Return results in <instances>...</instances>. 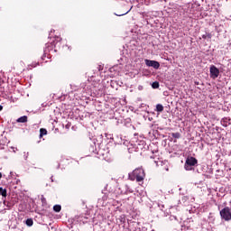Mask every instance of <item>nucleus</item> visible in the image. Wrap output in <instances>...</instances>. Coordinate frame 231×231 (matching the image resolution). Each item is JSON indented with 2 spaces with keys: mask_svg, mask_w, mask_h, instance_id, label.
<instances>
[{
  "mask_svg": "<svg viewBox=\"0 0 231 231\" xmlns=\"http://www.w3.org/2000/svg\"><path fill=\"white\" fill-rule=\"evenodd\" d=\"M171 136H172V138H181V134H180V133H172L171 134Z\"/></svg>",
  "mask_w": 231,
  "mask_h": 231,
  "instance_id": "obj_15",
  "label": "nucleus"
},
{
  "mask_svg": "<svg viewBox=\"0 0 231 231\" xmlns=\"http://www.w3.org/2000/svg\"><path fill=\"white\" fill-rule=\"evenodd\" d=\"M0 196H2L3 198H6L7 196L6 189L0 188Z\"/></svg>",
  "mask_w": 231,
  "mask_h": 231,
  "instance_id": "obj_9",
  "label": "nucleus"
},
{
  "mask_svg": "<svg viewBox=\"0 0 231 231\" xmlns=\"http://www.w3.org/2000/svg\"><path fill=\"white\" fill-rule=\"evenodd\" d=\"M202 39H212V34L210 32H206L202 35Z\"/></svg>",
  "mask_w": 231,
  "mask_h": 231,
  "instance_id": "obj_14",
  "label": "nucleus"
},
{
  "mask_svg": "<svg viewBox=\"0 0 231 231\" xmlns=\"http://www.w3.org/2000/svg\"><path fill=\"white\" fill-rule=\"evenodd\" d=\"M3 178V173L0 172V180Z\"/></svg>",
  "mask_w": 231,
  "mask_h": 231,
  "instance_id": "obj_18",
  "label": "nucleus"
},
{
  "mask_svg": "<svg viewBox=\"0 0 231 231\" xmlns=\"http://www.w3.org/2000/svg\"><path fill=\"white\" fill-rule=\"evenodd\" d=\"M195 165H198V159L194 157H188L184 164V168L187 171H192V167H194Z\"/></svg>",
  "mask_w": 231,
  "mask_h": 231,
  "instance_id": "obj_3",
  "label": "nucleus"
},
{
  "mask_svg": "<svg viewBox=\"0 0 231 231\" xmlns=\"http://www.w3.org/2000/svg\"><path fill=\"white\" fill-rule=\"evenodd\" d=\"M152 88L153 89H158V88H160V82L154 81V82L152 84Z\"/></svg>",
  "mask_w": 231,
  "mask_h": 231,
  "instance_id": "obj_13",
  "label": "nucleus"
},
{
  "mask_svg": "<svg viewBox=\"0 0 231 231\" xmlns=\"http://www.w3.org/2000/svg\"><path fill=\"white\" fill-rule=\"evenodd\" d=\"M48 134V130L46 128H41L40 129V138H42V136H46Z\"/></svg>",
  "mask_w": 231,
  "mask_h": 231,
  "instance_id": "obj_8",
  "label": "nucleus"
},
{
  "mask_svg": "<svg viewBox=\"0 0 231 231\" xmlns=\"http://www.w3.org/2000/svg\"><path fill=\"white\" fill-rule=\"evenodd\" d=\"M156 111H157L158 113H162V111H163V105H162V104H157V105H156Z\"/></svg>",
  "mask_w": 231,
  "mask_h": 231,
  "instance_id": "obj_10",
  "label": "nucleus"
},
{
  "mask_svg": "<svg viewBox=\"0 0 231 231\" xmlns=\"http://www.w3.org/2000/svg\"><path fill=\"white\" fill-rule=\"evenodd\" d=\"M125 14H129V11H128V12H126V13H125V14H123L122 15H125Z\"/></svg>",
  "mask_w": 231,
  "mask_h": 231,
  "instance_id": "obj_19",
  "label": "nucleus"
},
{
  "mask_svg": "<svg viewBox=\"0 0 231 231\" xmlns=\"http://www.w3.org/2000/svg\"><path fill=\"white\" fill-rule=\"evenodd\" d=\"M16 122L18 124H26V122H28V116H23L21 117H19Z\"/></svg>",
  "mask_w": 231,
  "mask_h": 231,
  "instance_id": "obj_7",
  "label": "nucleus"
},
{
  "mask_svg": "<svg viewBox=\"0 0 231 231\" xmlns=\"http://www.w3.org/2000/svg\"><path fill=\"white\" fill-rule=\"evenodd\" d=\"M4 205H5V207H6L7 210H12V208H14V205H15V203L14 201L4 200Z\"/></svg>",
  "mask_w": 231,
  "mask_h": 231,
  "instance_id": "obj_6",
  "label": "nucleus"
},
{
  "mask_svg": "<svg viewBox=\"0 0 231 231\" xmlns=\"http://www.w3.org/2000/svg\"><path fill=\"white\" fill-rule=\"evenodd\" d=\"M53 210L54 212H60V210H62V207L60 205H55L53 207Z\"/></svg>",
  "mask_w": 231,
  "mask_h": 231,
  "instance_id": "obj_11",
  "label": "nucleus"
},
{
  "mask_svg": "<svg viewBox=\"0 0 231 231\" xmlns=\"http://www.w3.org/2000/svg\"><path fill=\"white\" fill-rule=\"evenodd\" d=\"M128 178L130 181L136 180L137 183H143V180H145V171L142 168H137L129 174Z\"/></svg>",
  "mask_w": 231,
  "mask_h": 231,
  "instance_id": "obj_1",
  "label": "nucleus"
},
{
  "mask_svg": "<svg viewBox=\"0 0 231 231\" xmlns=\"http://www.w3.org/2000/svg\"><path fill=\"white\" fill-rule=\"evenodd\" d=\"M25 224L27 225V226H33V219L28 218V219L25 221Z\"/></svg>",
  "mask_w": 231,
  "mask_h": 231,
  "instance_id": "obj_12",
  "label": "nucleus"
},
{
  "mask_svg": "<svg viewBox=\"0 0 231 231\" xmlns=\"http://www.w3.org/2000/svg\"><path fill=\"white\" fill-rule=\"evenodd\" d=\"M60 41H62V38H60V36H55L56 42H60Z\"/></svg>",
  "mask_w": 231,
  "mask_h": 231,
  "instance_id": "obj_16",
  "label": "nucleus"
},
{
  "mask_svg": "<svg viewBox=\"0 0 231 231\" xmlns=\"http://www.w3.org/2000/svg\"><path fill=\"white\" fill-rule=\"evenodd\" d=\"M220 217L224 221H231V208L229 207H225L220 210Z\"/></svg>",
  "mask_w": 231,
  "mask_h": 231,
  "instance_id": "obj_2",
  "label": "nucleus"
},
{
  "mask_svg": "<svg viewBox=\"0 0 231 231\" xmlns=\"http://www.w3.org/2000/svg\"><path fill=\"white\" fill-rule=\"evenodd\" d=\"M0 111H3V106L0 105Z\"/></svg>",
  "mask_w": 231,
  "mask_h": 231,
  "instance_id": "obj_17",
  "label": "nucleus"
},
{
  "mask_svg": "<svg viewBox=\"0 0 231 231\" xmlns=\"http://www.w3.org/2000/svg\"><path fill=\"white\" fill-rule=\"evenodd\" d=\"M146 66L149 68H154V69H158L160 68V62L156 60H145Z\"/></svg>",
  "mask_w": 231,
  "mask_h": 231,
  "instance_id": "obj_5",
  "label": "nucleus"
},
{
  "mask_svg": "<svg viewBox=\"0 0 231 231\" xmlns=\"http://www.w3.org/2000/svg\"><path fill=\"white\" fill-rule=\"evenodd\" d=\"M210 78L217 79L219 77V69L215 65H211L209 69Z\"/></svg>",
  "mask_w": 231,
  "mask_h": 231,
  "instance_id": "obj_4",
  "label": "nucleus"
}]
</instances>
